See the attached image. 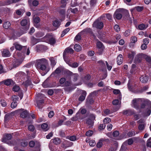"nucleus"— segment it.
<instances>
[{
  "mask_svg": "<svg viewBox=\"0 0 151 151\" xmlns=\"http://www.w3.org/2000/svg\"><path fill=\"white\" fill-rule=\"evenodd\" d=\"M142 54L137 55L135 58L134 62L136 63L140 62L142 60Z\"/></svg>",
  "mask_w": 151,
  "mask_h": 151,
  "instance_id": "nucleus-16",
  "label": "nucleus"
},
{
  "mask_svg": "<svg viewBox=\"0 0 151 151\" xmlns=\"http://www.w3.org/2000/svg\"><path fill=\"white\" fill-rule=\"evenodd\" d=\"M44 48V46L42 45H37L36 46V50L38 52L43 50Z\"/></svg>",
  "mask_w": 151,
  "mask_h": 151,
  "instance_id": "nucleus-25",
  "label": "nucleus"
},
{
  "mask_svg": "<svg viewBox=\"0 0 151 151\" xmlns=\"http://www.w3.org/2000/svg\"><path fill=\"white\" fill-rule=\"evenodd\" d=\"M147 146L148 147H151V140L150 138L147 141Z\"/></svg>",
  "mask_w": 151,
  "mask_h": 151,
  "instance_id": "nucleus-64",
  "label": "nucleus"
},
{
  "mask_svg": "<svg viewBox=\"0 0 151 151\" xmlns=\"http://www.w3.org/2000/svg\"><path fill=\"white\" fill-rule=\"evenodd\" d=\"M11 25L10 22L9 21H7L4 22L3 25V27L5 29H8L10 27Z\"/></svg>",
  "mask_w": 151,
  "mask_h": 151,
  "instance_id": "nucleus-33",
  "label": "nucleus"
},
{
  "mask_svg": "<svg viewBox=\"0 0 151 151\" xmlns=\"http://www.w3.org/2000/svg\"><path fill=\"white\" fill-rule=\"evenodd\" d=\"M48 62L47 60L45 58H43L41 59L37 60L35 65L39 64L40 65H47Z\"/></svg>",
  "mask_w": 151,
  "mask_h": 151,
  "instance_id": "nucleus-6",
  "label": "nucleus"
},
{
  "mask_svg": "<svg viewBox=\"0 0 151 151\" xmlns=\"http://www.w3.org/2000/svg\"><path fill=\"white\" fill-rule=\"evenodd\" d=\"M130 31L129 30H126L124 34V35L126 37H127L130 35Z\"/></svg>",
  "mask_w": 151,
  "mask_h": 151,
  "instance_id": "nucleus-62",
  "label": "nucleus"
},
{
  "mask_svg": "<svg viewBox=\"0 0 151 151\" xmlns=\"http://www.w3.org/2000/svg\"><path fill=\"white\" fill-rule=\"evenodd\" d=\"M136 53L134 52H132L131 53H129L128 55V57L129 58L133 59Z\"/></svg>",
  "mask_w": 151,
  "mask_h": 151,
  "instance_id": "nucleus-45",
  "label": "nucleus"
},
{
  "mask_svg": "<svg viewBox=\"0 0 151 151\" xmlns=\"http://www.w3.org/2000/svg\"><path fill=\"white\" fill-rule=\"evenodd\" d=\"M136 69V66L135 64H133L132 65V69L130 70V73L133 74L134 73V71Z\"/></svg>",
  "mask_w": 151,
  "mask_h": 151,
  "instance_id": "nucleus-44",
  "label": "nucleus"
},
{
  "mask_svg": "<svg viewBox=\"0 0 151 151\" xmlns=\"http://www.w3.org/2000/svg\"><path fill=\"white\" fill-rule=\"evenodd\" d=\"M74 49L77 52H79L81 50V46L78 44H76L74 46Z\"/></svg>",
  "mask_w": 151,
  "mask_h": 151,
  "instance_id": "nucleus-31",
  "label": "nucleus"
},
{
  "mask_svg": "<svg viewBox=\"0 0 151 151\" xmlns=\"http://www.w3.org/2000/svg\"><path fill=\"white\" fill-rule=\"evenodd\" d=\"M117 145H116L114 146H112L110 147L109 149V151H115L117 149Z\"/></svg>",
  "mask_w": 151,
  "mask_h": 151,
  "instance_id": "nucleus-46",
  "label": "nucleus"
},
{
  "mask_svg": "<svg viewBox=\"0 0 151 151\" xmlns=\"http://www.w3.org/2000/svg\"><path fill=\"white\" fill-rule=\"evenodd\" d=\"M40 21V19L38 17H36L34 19V24H37Z\"/></svg>",
  "mask_w": 151,
  "mask_h": 151,
  "instance_id": "nucleus-53",
  "label": "nucleus"
},
{
  "mask_svg": "<svg viewBox=\"0 0 151 151\" xmlns=\"http://www.w3.org/2000/svg\"><path fill=\"white\" fill-rule=\"evenodd\" d=\"M52 140L53 143L57 145L60 144L61 142L60 139L58 137L54 138Z\"/></svg>",
  "mask_w": 151,
  "mask_h": 151,
  "instance_id": "nucleus-27",
  "label": "nucleus"
},
{
  "mask_svg": "<svg viewBox=\"0 0 151 151\" xmlns=\"http://www.w3.org/2000/svg\"><path fill=\"white\" fill-rule=\"evenodd\" d=\"M2 56L8 57L10 56L11 54L8 49H4L1 52Z\"/></svg>",
  "mask_w": 151,
  "mask_h": 151,
  "instance_id": "nucleus-9",
  "label": "nucleus"
},
{
  "mask_svg": "<svg viewBox=\"0 0 151 151\" xmlns=\"http://www.w3.org/2000/svg\"><path fill=\"white\" fill-rule=\"evenodd\" d=\"M144 57L146 61L149 63L150 65H151V58L150 57L146 55H145Z\"/></svg>",
  "mask_w": 151,
  "mask_h": 151,
  "instance_id": "nucleus-42",
  "label": "nucleus"
},
{
  "mask_svg": "<svg viewBox=\"0 0 151 151\" xmlns=\"http://www.w3.org/2000/svg\"><path fill=\"white\" fill-rule=\"evenodd\" d=\"M28 145L27 142L25 141H22L21 142V145L23 147H26Z\"/></svg>",
  "mask_w": 151,
  "mask_h": 151,
  "instance_id": "nucleus-59",
  "label": "nucleus"
},
{
  "mask_svg": "<svg viewBox=\"0 0 151 151\" xmlns=\"http://www.w3.org/2000/svg\"><path fill=\"white\" fill-rule=\"evenodd\" d=\"M49 42L51 45H53L56 42V40L55 38L51 37L49 39Z\"/></svg>",
  "mask_w": 151,
  "mask_h": 151,
  "instance_id": "nucleus-35",
  "label": "nucleus"
},
{
  "mask_svg": "<svg viewBox=\"0 0 151 151\" xmlns=\"http://www.w3.org/2000/svg\"><path fill=\"white\" fill-rule=\"evenodd\" d=\"M114 30L116 32H118L120 31V28L119 25L117 24H116L114 27Z\"/></svg>",
  "mask_w": 151,
  "mask_h": 151,
  "instance_id": "nucleus-61",
  "label": "nucleus"
},
{
  "mask_svg": "<svg viewBox=\"0 0 151 151\" xmlns=\"http://www.w3.org/2000/svg\"><path fill=\"white\" fill-rule=\"evenodd\" d=\"M134 9L138 12H141L144 9L143 6H136Z\"/></svg>",
  "mask_w": 151,
  "mask_h": 151,
  "instance_id": "nucleus-39",
  "label": "nucleus"
},
{
  "mask_svg": "<svg viewBox=\"0 0 151 151\" xmlns=\"http://www.w3.org/2000/svg\"><path fill=\"white\" fill-rule=\"evenodd\" d=\"M122 17V9H116L114 14V18H116L117 19H120Z\"/></svg>",
  "mask_w": 151,
  "mask_h": 151,
  "instance_id": "nucleus-4",
  "label": "nucleus"
},
{
  "mask_svg": "<svg viewBox=\"0 0 151 151\" xmlns=\"http://www.w3.org/2000/svg\"><path fill=\"white\" fill-rule=\"evenodd\" d=\"M98 65L101 68H106V65L104 62L102 60H100L97 62Z\"/></svg>",
  "mask_w": 151,
  "mask_h": 151,
  "instance_id": "nucleus-22",
  "label": "nucleus"
},
{
  "mask_svg": "<svg viewBox=\"0 0 151 151\" xmlns=\"http://www.w3.org/2000/svg\"><path fill=\"white\" fill-rule=\"evenodd\" d=\"M44 103V100L43 99L41 100H37V103L38 108L39 109L42 108V106L41 105Z\"/></svg>",
  "mask_w": 151,
  "mask_h": 151,
  "instance_id": "nucleus-26",
  "label": "nucleus"
},
{
  "mask_svg": "<svg viewBox=\"0 0 151 151\" xmlns=\"http://www.w3.org/2000/svg\"><path fill=\"white\" fill-rule=\"evenodd\" d=\"M79 77V75L77 73H74L73 74L72 78L73 81L74 82H76L77 81Z\"/></svg>",
  "mask_w": 151,
  "mask_h": 151,
  "instance_id": "nucleus-30",
  "label": "nucleus"
},
{
  "mask_svg": "<svg viewBox=\"0 0 151 151\" xmlns=\"http://www.w3.org/2000/svg\"><path fill=\"white\" fill-rule=\"evenodd\" d=\"M41 41L42 39H41L36 38L34 37H31V43L33 45Z\"/></svg>",
  "mask_w": 151,
  "mask_h": 151,
  "instance_id": "nucleus-11",
  "label": "nucleus"
},
{
  "mask_svg": "<svg viewBox=\"0 0 151 151\" xmlns=\"http://www.w3.org/2000/svg\"><path fill=\"white\" fill-rule=\"evenodd\" d=\"M106 127V125L104 123V124H101L99 127V129L100 130H103L105 129Z\"/></svg>",
  "mask_w": 151,
  "mask_h": 151,
  "instance_id": "nucleus-60",
  "label": "nucleus"
},
{
  "mask_svg": "<svg viewBox=\"0 0 151 151\" xmlns=\"http://www.w3.org/2000/svg\"><path fill=\"white\" fill-rule=\"evenodd\" d=\"M93 134V132L91 130L87 131L86 133V135L87 136H91Z\"/></svg>",
  "mask_w": 151,
  "mask_h": 151,
  "instance_id": "nucleus-57",
  "label": "nucleus"
},
{
  "mask_svg": "<svg viewBox=\"0 0 151 151\" xmlns=\"http://www.w3.org/2000/svg\"><path fill=\"white\" fill-rule=\"evenodd\" d=\"M137 41V39L135 36H132L131 38V43H135Z\"/></svg>",
  "mask_w": 151,
  "mask_h": 151,
  "instance_id": "nucleus-51",
  "label": "nucleus"
},
{
  "mask_svg": "<svg viewBox=\"0 0 151 151\" xmlns=\"http://www.w3.org/2000/svg\"><path fill=\"white\" fill-rule=\"evenodd\" d=\"M41 127L43 130L45 131H47L48 129V125L45 123L42 124L41 125Z\"/></svg>",
  "mask_w": 151,
  "mask_h": 151,
  "instance_id": "nucleus-29",
  "label": "nucleus"
},
{
  "mask_svg": "<svg viewBox=\"0 0 151 151\" xmlns=\"http://www.w3.org/2000/svg\"><path fill=\"white\" fill-rule=\"evenodd\" d=\"M111 121V119L109 117H106L105 118L103 121V122L105 124H107L110 122Z\"/></svg>",
  "mask_w": 151,
  "mask_h": 151,
  "instance_id": "nucleus-49",
  "label": "nucleus"
},
{
  "mask_svg": "<svg viewBox=\"0 0 151 151\" xmlns=\"http://www.w3.org/2000/svg\"><path fill=\"white\" fill-rule=\"evenodd\" d=\"M133 141L132 138H130L128 139V140L125 142L122 145H125V144L127 143L129 145H131L133 144Z\"/></svg>",
  "mask_w": 151,
  "mask_h": 151,
  "instance_id": "nucleus-37",
  "label": "nucleus"
},
{
  "mask_svg": "<svg viewBox=\"0 0 151 151\" xmlns=\"http://www.w3.org/2000/svg\"><path fill=\"white\" fill-rule=\"evenodd\" d=\"M12 137V135L10 134H6L5 136L2 139V141L3 142H6L7 140H10Z\"/></svg>",
  "mask_w": 151,
  "mask_h": 151,
  "instance_id": "nucleus-15",
  "label": "nucleus"
},
{
  "mask_svg": "<svg viewBox=\"0 0 151 151\" xmlns=\"http://www.w3.org/2000/svg\"><path fill=\"white\" fill-rule=\"evenodd\" d=\"M140 108L141 109H145L146 111V116H149L151 112V102L148 100L144 101L141 104Z\"/></svg>",
  "mask_w": 151,
  "mask_h": 151,
  "instance_id": "nucleus-1",
  "label": "nucleus"
},
{
  "mask_svg": "<svg viewBox=\"0 0 151 151\" xmlns=\"http://www.w3.org/2000/svg\"><path fill=\"white\" fill-rule=\"evenodd\" d=\"M65 9H60L59 11L60 16L62 18V19L63 20L65 18Z\"/></svg>",
  "mask_w": 151,
  "mask_h": 151,
  "instance_id": "nucleus-23",
  "label": "nucleus"
},
{
  "mask_svg": "<svg viewBox=\"0 0 151 151\" xmlns=\"http://www.w3.org/2000/svg\"><path fill=\"white\" fill-rule=\"evenodd\" d=\"M66 139H68L71 141H75L77 139L76 136H72L70 137L67 136Z\"/></svg>",
  "mask_w": 151,
  "mask_h": 151,
  "instance_id": "nucleus-36",
  "label": "nucleus"
},
{
  "mask_svg": "<svg viewBox=\"0 0 151 151\" xmlns=\"http://www.w3.org/2000/svg\"><path fill=\"white\" fill-rule=\"evenodd\" d=\"M20 113V116L22 118H25L27 117L28 114V112L27 110L23 109H19L18 110Z\"/></svg>",
  "mask_w": 151,
  "mask_h": 151,
  "instance_id": "nucleus-8",
  "label": "nucleus"
},
{
  "mask_svg": "<svg viewBox=\"0 0 151 151\" xmlns=\"http://www.w3.org/2000/svg\"><path fill=\"white\" fill-rule=\"evenodd\" d=\"M83 31L84 32H85L86 33H89L91 34L93 36H94L92 32L91 29L90 28H86L84 29Z\"/></svg>",
  "mask_w": 151,
  "mask_h": 151,
  "instance_id": "nucleus-32",
  "label": "nucleus"
},
{
  "mask_svg": "<svg viewBox=\"0 0 151 151\" xmlns=\"http://www.w3.org/2000/svg\"><path fill=\"white\" fill-rule=\"evenodd\" d=\"M91 78V76L90 75L88 74L87 75L84 77V81L85 82H87Z\"/></svg>",
  "mask_w": 151,
  "mask_h": 151,
  "instance_id": "nucleus-55",
  "label": "nucleus"
},
{
  "mask_svg": "<svg viewBox=\"0 0 151 151\" xmlns=\"http://www.w3.org/2000/svg\"><path fill=\"white\" fill-rule=\"evenodd\" d=\"M86 116L83 115H81L79 113H77L76 115L71 119V120L73 121H81L85 119Z\"/></svg>",
  "mask_w": 151,
  "mask_h": 151,
  "instance_id": "nucleus-2",
  "label": "nucleus"
},
{
  "mask_svg": "<svg viewBox=\"0 0 151 151\" xmlns=\"http://www.w3.org/2000/svg\"><path fill=\"white\" fill-rule=\"evenodd\" d=\"M97 47L99 49H101L102 48L103 45L102 43L100 41H98L96 43Z\"/></svg>",
  "mask_w": 151,
  "mask_h": 151,
  "instance_id": "nucleus-50",
  "label": "nucleus"
},
{
  "mask_svg": "<svg viewBox=\"0 0 151 151\" xmlns=\"http://www.w3.org/2000/svg\"><path fill=\"white\" fill-rule=\"evenodd\" d=\"M4 84L7 85L9 86L11 84H12L14 83L13 81L11 79H7L6 80H5L3 81Z\"/></svg>",
  "mask_w": 151,
  "mask_h": 151,
  "instance_id": "nucleus-24",
  "label": "nucleus"
},
{
  "mask_svg": "<svg viewBox=\"0 0 151 151\" xmlns=\"http://www.w3.org/2000/svg\"><path fill=\"white\" fill-rule=\"evenodd\" d=\"M35 127L33 125L30 124L28 127V130L31 131L33 132L35 129Z\"/></svg>",
  "mask_w": 151,
  "mask_h": 151,
  "instance_id": "nucleus-56",
  "label": "nucleus"
},
{
  "mask_svg": "<svg viewBox=\"0 0 151 151\" xmlns=\"http://www.w3.org/2000/svg\"><path fill=\"white\" fill-rule=\"evenodd\" d=\"M145 124H139L138 126V128L139 130H143L145 127Z\"/></svg>",
  "mask_w": 151,
  "mask_h": 151,
  "instance_id": "nucleus-47",
  "label": "nucleus"
},
{
  "mask_svg": "<svg viewBox=\"0 0 151 151\" xmlns=\"http://www.w3.org/2000/svg\"><path fill=\"white\" fill-rule=\"evenodd\" d=\"M86 95V91H84L83 92L79 98L78 100L81 101H83L85 100Z\"/></svg>",
  "mask_w": 151,
  "mask_h": 151,
  "instance_id": "nucleus-21",
  "label": "nucleus"
},
{
  "mask_svg": "<svg viewBox=\"0 0 151 151\" xmlns=\"http://www.w3.org/2000/svg\"><path fill=\"white\" fill-rule=\"evenodd\" d=\"M140 80L142 83H145L148 81V77L146 75H143L140 78Z\"/></svg>",
  "mask_w": 151,
  "mask_h": 151,
  "instance_id": "nucleus-17",
  "label": "nucleus"
},
{
  "mask_svg": "<svg viewBox=\"0 0 151 151\" xmlns=\"http://www.w3.org/2000/svg\"><path fill=\"white\" fill-rule=\"evenodd\" d=\"M50 60L51 62V64L53 66H54L56 64V62L54 58L53 57H51L50 59Z\"/></svg>",
  "mask_w": 151,
  "mask_h": 151,
  "instance_id": "nucleus-52",
  "label": "nucleus"
},
{
  "mask_svg": "<svg viewBox=\"0 0 151 151\" xmlns=\"http://www.w3.org/2000/svg\"><path fill=\"white\" fill-rule=\"evenodd\" d=\"M17 105V103L16 101H14L12 102L11 104V107L12 108L14 109L15 108Z\"/></svg>",
  "mask_w": 151,
  "mask_h": 151,
  "instance_id": "nucleus-58",
  "label": "nucleus"
},
{
  "mask_svg": "<svg viewBox=\"0 0 151 151\" xmlns=\"http://www.w3.org/2000/svg\"><path fill=\"white\" fill-rule=\"evenodd\" d=\"M47 65H40L39 64L37 65H35L36 68L38 69L42 70H45L46 68Z\"/></svg>",
  "mask_w": 151,
  "mask_h": 151,
  "instance_id": "nucleus-14",
  "label": "nucleus"
},
{
  "mask_svg": "<svg viewBox=\"0 0 151 151\" xmlns=\"http://www.w3.org/2000/svg\"><path fill=\"white\" fill-rule=\"evenodd\" d=\"M20 90V87L19 86L15 85L13 88V91L17 92Z\"/></svg>",
  "mask_w": 151,
  "mask_h": 151,
  "instance_id": "nucleus-43",
  "label": "nucleus"
},
{
  "mask_svg": "<svg viewBox=\"0 0 151 151\" xmlns=\"http://www.w3.org/2000/svg\"><path fill=\"white\" fill-rule=\"evenodd\" d=\"M123 60V58L122 55L119 54L117 58V62L118 65H121L122 63Z\"/></svg>",
  "mask_w": 151,
  "mask_h": 151,
  "instance_id": "nucleus-19",
  "label": "nucleus"
},
{
  "mask_svg": "<svg viewBox=\"0 0 151 151\" xmlns=\"http://www.w3.org/2000/svg\"><path fill=\"white\" fill-rule=\"evenodd\" d=\"M104 141V139H101L99 141V142L97 143V147L100 148L103 145L102 142Z\"/></svg>",
  "mask_w": 151,
  "mask_h": 151,
  "instance_id": "nucleus-38",
  "label": "nucleus"
},
{
  "mask_svg": "<svg viewBox=\"0 0 151 151\" xmlns=\"http://www.w3.org/2000/svg\"><path fill=\"white\" fill-rule=\"evenodd\" d=\"M61 72L60 68H57L54 72H53L51 74V75L52 76L53 75H55V74H58L60 73Z\"/></svg>",
  "mask_w": 151,
  "mask_h": 151,
  "instance_id": "nucleus-41",
  "label": "nucleus"
},
{
  "mask_svg": "<svg viewBox=\"0 0 151 151\" xmlns=\"http://www.w3.org/2000/svg\"><path fill=\"white\" fill-rule=\"evenodd\" d=\"M13 45L14 46L15 49L17 50H21L23 47L25 48L26 47L23 46L19 44L18 42H16L13 43Z\"/></svg>",
  "mask_w": 151,
  "mask_h": 151,
  "instance_id": "nucleus-12",
  "label": "nucleus"
},
{
  "mask_svg": "<svg viewBox=\"0 0 151 151\" xmlns=\"http://www.w3.org/2000/svg\"><path fill=\"white\" fill-rule=\"evenodd\" d=\"M28 21L26 19H24L21 22V25L23 27H24L25 26L24 28L23 29L26 30H28L29 28V24Z\"/></svg>",
  "mask_w": 151,
  "mask_h": 151,
  "instance_id": "nucleus-5",
  "label": "nucleus"
},
{
  "mask_svg": "<svg viewBox=\"0 0 151 151\" xmlns=\"http://www.w3.org/2000/svg\"><path fill=\"white\" fill-rule=\"evenodd\" d=\"M104 27V24L102 22L99 20L95 21L93 24V27L99 29H101Z\"/></svg>",
  "mask_w": 151,
  "mask_h": 151,
  "instance_id": "nucleus-3",
  "label": "nucleus"
},
{
  "mask_svg": "<svg viewBox=\"0 0 151 151\" xmlns=\"http://www.w3.org/2000/svg\"><path fill=\"white\" fill-rule=\"evenodd\" d=\"M119 131H115L113 132V135L114 137H116L119 135Z\"/></svg>",
  "mask_w": 151,
  "mask_h": 151,
  "instance_id": "nucleus-63",
  "label": "nucleus"
},
{
  "mask_svg": "<svg viewBox=\"0 0 151 151\" xmlns=\"http://www.w3.org/2000/svg\"><path fill=\"white\" fill-rule=\"evenodd\" d=\"M70 11L71 12L75 14L76 12H77L78 11V9L77 8H75L74 9H72L71 8H70V9H68L67 11V12H68V11Z\"/></svg>",
  "mask_w": 151,
  "mask_h": 151,
  "instance_id": "nucleus-48",
  "label": "nucleus"
},
{
  "mask_svg": "<svg viewBox=\"0 0 151 151\" xmlns=\"http://www.w3.org/2000/svg\"><path fill=\"white\" fill-rule=\"evenodd\" d=\"M123 113L124 115H130L134 114V113L133 110L131 109H128L124 110L123 111Z\"/></svg>",
  "mask_w": 151,
  "mask_h": 151,
  "instance_id": "nucleus-18",
  "label": "nucleus"
},
{
  "mask_svg": "<svg viewBox=\"0 0 151 151\" xmlns=\"http://www.w3.org/2000/svg\"><path fill=\"white\" fill-rule=\"evenodd\" d=\"M148 25H145L143 24H141L139 25L138 27L140 30H144L147 27Z\"/></svg>",
  "mask_w": 151,
  "mask_h": 151,
  "instance_id": "nucleus-28",
  "label": "nucleus"
},
{
  "mask_svg": "<svg viewBox=\"0 0 151 151\" xmlns=\"http://www.w3.org/2000/svg\"><path fill=\"white\" fill-rule=\"evenodd\" d=\"M53 25L56 27H58L60 25V22L58 20H55L53 22Z\"/></svg>",
  "mask_w": 151,
  "mask_h": 151,
  "instance_id": "nucleus-40",
  "label": "nucleus"
},
{
  "mask_svg": "<svg viewBox=\"0 0 151 151\" xmlns=\"http://www.w3.org/2000/svg\"><path fill=\"white\" fill-rule=\"evenodd\" d=\"M135 135V133L133 131L129 132L127 134L128 137H131Z\"/></svg>",
  "mask_w": 151,
  "mask_h": 151,
  "instance_id": "nucleus-54",
  "label": "nucleus"
},
{
  "mask_svg": "<svg viewBox=\"0 0 151 151\" xmlns=\"http://www.w3.org/2000/svg\"><path fill=\"white\" fill-rule=\"evenodd\" d=\"M31 83V82L29 80H27L25 82H23L22 85L24 86L25 87H27L30 85Z\"/></svg>",
  "mask_w": 151,
  "mask_h": 151,
  "instance_id": "nucleus-34",
  "label": "nucleus"
},
{
  "mask_svg": "<svg viewBox=\"0 0 151 151\" xmlns=\"http://www.w3.org/2000/svg\"><path fill=\"white\" fill-rule=\"evenodd\" d=\"M74 50H73L70 47H68L66 48L63 52V58L65 59V56L67 55V53H73Z\"/></svg>",
  "mask_w": 151,
  "mask_h": 151,
  "instance_id": "nucleus-10",
  "label": "nucleus"
},
{
  "mask_svg": "<svg viewBox=\"0 0 151 151\" xmlns=\"http://www.w3.org/2000/svg\"><path fill=\"white\" fill-rule=\"evenodd\" d=\"M94 122L91 119H87L86 122V124L90 128L92 127L93 125Z\"/></svg>",
  "mask_w": 151,
  "mask_h": 151,
  "instance_id": "nucleus-20",
  "label": "nucleus"
},
{
  "mask_svg": "<svg viewBox=\"0 0 151 151\" xmlns=\"http://www.w3.org/2000/svg\"><path fill=\"white\" fill-rule=\"evenodd\" d=\"M140 100V99L139 98L134 99L132 102V106L137 109H138L139 108L138 102Z\"/></svg>",
  "mask_w": 151,
  "mask_h": 151,
  "instance_id": "nucleus-7",
  "label": "nucleus"
},
{
  "mask_svg": "<svg viewBox=\"0 0 151 151\" xmlns=\"http://www.w3.org/2000/svg\"><path fill=\"white\" fill-rule=\"evenodd\" d=\"M16 76L18 78L22 79L25 77L26 74L24 73L22 71H20L16 74Z\"/></svg>",
  "mask_w": 151,
  "mask_h": 151,
  "instance_id": "nucleus-13",
  "label": "nucleus"
}]
</instances>
